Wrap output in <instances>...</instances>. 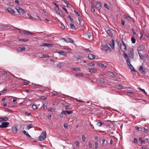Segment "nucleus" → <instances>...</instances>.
I'll return each instance as SVG.
<instances>
[{"mask_svg":"<svg viewBox=\"0 0 149 149\" xmlns=\"http://www.w3.org/2000/svg\"><path fill=\"white\" fill-rule=\"evenodd\" d=\"M47 134L45 131L42 132L39 137V140L42 141L45 139L46 137Z\"/></svg>","mask_w":149,"mask_h":149,"instance_id":"1","label":"nucleus"},{"mask_svg":"<svg viewBox=\"0 0 149 149\" xmlns=\"http://www.w3.org/2000/svg\"><path fill=\"white\" fill-rule=\"evenodd\" d=\"M120 49L123 52H125L126 50V46L123 40H122V43L120 45Z\"/></svg>","mask_w":149,"mask_h":149,"instance_id":"2","label":"nucleus"},{"mask_svg":"<svg viewBox=\"0 0 149 149\" xmlns=\"http://www.w3.org/2000/svg\"><path fill=\"white\" fill-rule=\"evenodd\" d=\"M129 52V53L128 54L130 58H133L134 55V50L132 48L130 49Z\"/></svg>","mask_w":149,"mask_h":149,"instance_id":"3","label":"nucleus"},{"mask_svg":"<svg viewBox=\"0 0 149 149\" xmlns=\"http://www.w3.org/2000/svg\"><path fill=\"white\" fill-rule=\"evenodd\" d=\"M16 9L17 10L18 13L20 15H23L25 12L24 10L19 7H16Z\"/></svg>","mask_w":149,"mask_h":149,"instance_id":"4","label":"nucleus"},{"mask_svg":"<svg viewBox=\"0 0 149 149\" xmlns=\"http://www.w3.org/2000/svg\"><path fill=\"white\" fill-rule=\"evenodd\" d=\"M139 54L140 58L141 59H145L147 58L148 56L147 54H143V55H142L141 52H139Z\"/></svg>","mask_w":149,"mask_h":149,"instance_id":"5","label":"nucleus"},{"mask_svg":"<svg viewBox=\"0 0 149 149\" xmlns=\"http://www.w3.org/2000/svg\"><path fill=\"white\" fill-rule=\"evenodd\" d=\"M18 127V125L15 124L14 126H13L11 129L12 131L14 134H16L17 132V127Z\"/></svg>","mask_w":149,"mask_h":149,"instance_id":"6","label":"nucleus"},{"mask_svg":"<svg viewBox=\"0 0 149 149\" xmlns=\"http://www.w3.org/2000/svg\"><path fill=\"white\" fill-rule=\"evenodd\" d=\"M9 123L8 122H3L1 124V125H0V128H5L8 127V125Z\"/></svg>","mask_w":149,"mask_h":149,"instance_id":"7","label":"nucleus"},{"mask_svg":"<svg viewBox=\"0 0 149 149\" xmlns=\"http://www.w3.org/2000/svg\"><path fill=\"white\" fill-rule=\"evenodd\" d=\"M145 48V45H140L139 46L137 47V49L138 52H141L140 51H145L144 50Z\"/></svg>","mask_w":149,"mask_h":149,"instance_id":"8","label":"nucleus"},{"mask_svg":"<svg viewBox=\"0 0 149 149\" xmlns=\"http://www.w3.org/2000/svg\"><path fill=\"white\" fill-rule=\"evenodd\" d=\"M124 17L126 18L127 19L129 20L130 21H133V19L132 17H131L130 16H128L127 15H124Z\"/></svg>","mask_w":149,"mask_h":149,"instance_id":"9","label":"nucleus"},{"mask_svg":"<svg viewBox=\"0 0 149 149\" xmlns=\"http://www.w3.org/2000/svg\"><path fill=\"white\" fill-rule=\"evenodd\" d=\"M107 33L109 36L111 37H113V35L111 30L110 29L108 30L107 31Z\"/></svg>","mask_w":149,"mask_h":149,"instance_id":"10","label":"nucleus"},{"mask_svg":"<svg viewBox=\"0 0 149 149\" xmlns=\"http://www.w3.org/2000/svg\"><path fill=\"white\" fill-rule=\"evenodd\" d=\"M139 71L141 74H146V72L145 71V69L143 68V67L142 66L140 67L139 69Z\"/></svg>","mask_w":149,"mask_h":149,"instance_id":"11","label":"nucleus"},{"mask_svg":"<svg viewBox=\"0 0 149 149\" xmlns=\"http://www.w3.org/2000/svg\"><path fill=\"white\" fill-rule=\"evenodd\" d=\"M88 57L90 60H93L95 58V56L91 54H89Z\"/></svg>","mask_w":149,"mask_h":149,"instance_id":"12","label":"nucleus"},{"mask_svg":"<svg viewBox=\"0 0 149 149\" xmlns=\"http://www.w3.org/2000/svg\"><path fill=\"white\" fill-rule=\"evenodd\" d=\"M73 111H63L62 113L64 114H68L69 115L72 113Z\"/></svg>","mask_w":149,"mask_h":149,"instance_id":"13","label":"nucleus"},{"mask_svg":"<svg viewBox=\"0 0 149 149\" xmlns=\"http://www.w3.org/2000/svg\"><path fill=\"white\" fill-rule=\"evenodd\" d=\"M25 49V47H18L17 49V52H21L24 51Z\"/></svg>","mask_w":149,"mask_h":149,"instance_id":"14","label":"nucleus"},{"mask_svg":"<svg viewBox=\"0 0 149 149\" xmlns=\"http://www.w3.org/2000/svg\"><path fill=\"white\" fill-rule=\"evenodd\" d=\"M95 7L96 8L100 10L102 6L100 3L96 2L95 4Z\"/></svg>","mask_w":149,"mask_h":149,"instance_id":"15","label":"nucleus"},{"mask_svg":"<svg viewBox=\"0 0 149 149\" xmlns=\"http://www.w3.org/2000/svg\"><path fill=\"white\" fill-rule=\"evenodd\" d=\"M102 50H104L105 51H107L109 49H110L107 45H104L103 46H102Z\"/></svg>","mask_w":149,"mask_h":149,"instance_id":"16","label":"nucleus"},{"mask_svg":"<svg viewBox=\"0 0 149 149\" xmlns=\"http://www.w3.org/2000/svg\"><path fill=\"white\" fill-rule=\"evenodd\" d=\"M115 41L114 39H112V42L110 43V45L112 49L114 48Z\"/></svg>","mask_w":149,"mask_h":149,"instance_id":"17","label":"nucleus"},{"mask_svg":"<svg viewBox=\"0 0 149 149\" xmlns=\"http://www.w3.org/2000/svg\"><path fill=\"white\" fill-rule=\"evenodd\" d=\"M6 10L10 13L12 14H14L15 13L14 11L10 8H7Z\"/></svg>","mask_w":149,"mask_h":149,"instance_id":"18","label":"nucleus"},{"mask_svg":"<svg viewBox=\"0 0 149 149\" xmlns=\"http://www.w3.org/2000/svg\"><path fill=\"white\" fill-rule=\"evenodd\" d=\"M24 33L26 34V35L30 34L32 36H34L35 34V33H32L29 31H26V30L24 31Z\"/></svg>","mask_w":149,"mask_h":149,"instance_id":"19","label":"nucleus"},{"mask_svg":"<svg viewBox=\"0 0 149 149\" xmlns=\"http://www.w3.org/2000/svg\"><path fill=\"white\" fill-rule=\"evenodd\" d=\"M129 67V68L131 69V71H135L133 66L130 63H127Z\"/></svg>","mask_w":149,"mask_h":149,"instance_id":"20","label":"nucleus"},{"mask_svg":"<svg viewBox=\"0 0 149 149\" xmlns=\"http://www.w3.org/2000/svg\"><path fill=\"white\" fill-rule=\"evenodd\" d=\"M89 72H91L92 73H95L97 72V70H95L94 68H89Z\"/></svg>","mask_w":149,"mask_h":149,"instance_id":"21","label":"nucleus"},{"mask_svg":"<svg viewBox=\"0 0 149 149\" xmlns=\"http://www.w3.org/2000/svg\"><path fill=\"white\" fill-rule=\"evenodd\" d=\"M63 39H64V40L67 42H71V43H74V41L71 38H68V40H66L64 39V38H63Z\"/></svg>","mask_w":149,"mask_h":149,"instance_id":"22","label":"nucleus"},{"mask_svg":"<svg viewBox=\"0 0 149 149\" xmlns=\"http://www.w3.org/2000/svg\"><path fill=\"white\" fill-rule=\"evenodd\" d=\"M92 36L91 34V33H88L86 34L85 35V37L87 39H89Z\"/></svg>","mask_w":149,"mask_h":149,"instance_id":"23","label":"nucleus"},{"mask_svg":"<svg viewBox=\"0 0 149 149\" xmlns=\"http://www.w3.org/2000/svg\"><path fill=\"white\" fill-rule=\"evenodd\" d=\"M57 53L59 54H60V55H62L63 56H65L66 55V53L64 51H59L57 52Z\"/></svg>","mask_w":149,"mask_h":149,"instance_id":"24","label":"nucleus"},{"mask_svg":"<svg viewBox=\"0 0 149 149\" xmlns=\"http://www.w3.org/2000/svg\"><path fill=\"white\" fill-rule=\"evenodd\" d=\"M22 133L27 136L28 137L31 138V136L28 134L27 132H26L25 130H23L22 131Z\"/></svg>","mask_w":149,"mask_h":149,"instance_id":"25","label":"nucleus"},{"mask_svg":"<svg viewBox=\"0 0 149 149\" xmlns=\"http://www.w3.org/2000/svg\"><path fill=\"white\" fill-rule=\"evenodd\" d=\"M18 40L20 41H24V42H26L28 41L29 39L27 38L25 39H18Z\"/></svg>","mask_w":149,"mask_h":149,"instance_id":"26","label":"nucleus"},{"mask_svg":"<svg viewBox=\"0 0 149 149\" xmlns=\"http://www.w3.org/2000/svg\"><path fill=\"white\" fill-rule=\"evenodd\" d=\"M70 28L72 29H75V26L72 23H70Z\"/></svg>","mask_w":149,"mask_h":149,"instance_id":"27","label":"nucleus"},{"mask_svg":"<svg viewBox=\"0 0 149 149\" xmlns=\"http://www.w3.org/2000/svg\"><path fill=\"white\" fill-rule=\"evenodd\" d=\"M131 41L132 43L134 44L136 42V39L134 37H132L131 38Z\"/></svg>","mask_w":149,"mask_h":149,"instance_id":"28","label":"nucleus"},{"mask_svg":"<svg viewBox=\"0 0 149 149\" xmlns=\"http://www.w3.org/2000/svg\"><path fill=\"white\" fill-rule=\"evenodd\" d=\"M68 17L70 19V22H74V20L71 17L70 15H68Z\"/></svg>","mask_w":149,"mask_h":149,"instance_id":"29","label":"nucleus"},{"mask_svg":"<svg viewBox=\"0 0 149 149\" xmlns=\"http://www.w3.org/2000/svg\"><path fill=\"white\" fill-rule=\"evenodd\" d=\"M27 128L28 130H29L30 129L33 127V125L31 124H29L27 126Z\"/></svg>","mask_w":149,"mask_h":149,"instance_id":"30","label":"nucleus"},{"mask_svg":"<svg viewBox=\"0 0 149 149\" xmlns=\"http://www.w3.org/2000/svg\"><path fill=\"white\" fill-rule=\"evenodd\" d=\"M27 15L31 19H34V20H35V18H34L33 17H32V16L31 15L30 13H28Z\"/></svg>","mask_w":149,"mask_h":149,"instance_id":"31","label":"nucleus"},{"mask_svg":"<svg viewBox=\"0 0 149 149\" xmlns=\"http://www.w3.org/2000/svg\"><path fill=\"white\" fill-rule=\"evenodd\" d=\"M104 123H102V122H98L97 123V125L99 127L101 126Z\"/></svg>","mask_w":149,"mask_h":149,"instance_id":"32","label":"nucleus"},{"mask_svg":"<svg viewBox=\"0 0 149 149\" xmlns=\"http://www.w3.org/2000/svg\"><path fill=\"white\" fill-rule=\"evenodd\" d=\"M109 74L112 77H116V75L115 74H114L112 72H109Z\"/></svg>","mask_w":149,"mask_h":149,"instance_id":"33","label":"nucleus"},{"mask_svg":"<svg viewBox=\"0 0 149 149\" xmlns=\"http://www.w3.org/2000/svg\"><path fill=\"white\" fill-rule=\"evenodd\" d=\"M87 65L90 66H94L95 64L93 63H88L87 64Z\"/></svg>","mask_w":149,"mask_h":149,"instance_id":"34","label":"nucleus"},{"mask_svg":"<svg viewBox=\"0 0 149 149\" xmlns=\"http://www.w3.org/2000/svg\"><path fill=\"white\" fill-rule=\"evenodd\" d=\"M83 73H78L76 75V76H83Z\"/></svg>","mask_w":149,"mask_h":149,"instance_id":"35","label":"nucleus"},{"mask_svg":"<svg viewBox=\"0 0 149 149\" xmlns=\"http://www.w3.org/2000/svg\"><path fill=\"white\" fill-rule=\"evenodd\" d=\"M97 64L99 65V66H100L102 67H104V65L102 64V63H97Z\"/></svg>","mask_w":149,"mask_h":149,"instance_id":"36","label":"nucleus"},{"mask_svg":"<svg viewBox=\"0 0 149 149\" xmlns=\"http://www.w3.org/2000/svg\"><path fill=\"white\" fill-rule=\"evenodd\" d=\"M62 63H59L58 64H57V67L60 68H62V64H61Z\"/></svg>","mask_w":149,"mask_h":149,"instance_id":"37","label":"nucleus"},{"mask_svg":"<svg viewBox=\"0 0 149 149\" xmlns=\"http://www.w3.org/2000/svg\"><path fill=\"white\" fill-rule=\"evenodd\" d=\"M123 86H122V85H119L117 86V87L118 89H121L123 88Z\"/></svg>","mask_w":149,"mask_h":149,"instance_id":"38","label":"nucleus"},{"mask_svg":"<svg viewBox=\"0 0 149 149\" xmlns=\"http://www.w3.org/2000/svg\"><path fill=\"white\" fill-rule=\"evenodd\" d=\"M100 82L104 83L105 82V79L103 78H101L100 79Z\"/></svg>","mask_w":149,"mask_h":149,"instance_id":"39","label":"nucleus"},{"mask_svg":"<svg viewBox=\"0 0 149 149\" xmlns=\"http://www.w3.org/2000/svg\"><path fill=\"white\" fill-rule=\"evenodd\" d=\"M82 139L83 141H84L86 139V137L84 135H82Z\"/></svg>","mask_w":149,"mask_h":149,"instance_id":"40","label":"nucleus"},{"mask_svg":"<svg viewBox=\"0 0 149 149\" xmlns=\"http://www.w3.org/2000/svg\"><path fill=\"white\" fill-rule=\"evenodd\" d=\"M104 6L105 8H107L108 9H109V7H108V4L106 3H105L104 4Z\"/></svg>","mask_w":149,"mask_h":149,"instance_id":"41","label":"nucleus"},{"mask_svg":"<svg viewBox=\"0 0 149 149\" xmlns=\"http://www.w3.org/2000/svg\"><path fill=\"white\" fill-rule=\"evenodd\" d=\"M123 55L124 56V57H125V59L127 58V59L128 58H129L128 56L127 55V54H126V53L124 52L123 53Z\"/></svg>","mask_w":149,"mask_h":149,"instance_id":"42","label":"nucleus"},{"mask_svg":"<svg viewBox=\"0 0 149 149\" xmlns=\"http://www.w3.org/2000/svg\"><path fill=\"white\" fill-rule=\"evenodd\" d=\"M46 46L49 47H52L53 46V45L52 44L47 43Z\"/></svg>","mask_w":149,"mask_h":149,"instance_id":"43","label":"nucleus"},{"mask_svg":"<svg viewBox=\"0 0 149 149\" xmlns=\"http://www.w3.org/2000/svg\"><path fill=\"white\" fill-rule=\"evenodd\" d=\"M63 1L67 5V6L68 7H69V5H70V4L67 1H66L65 0H63Z\"/></svg>","mask_w":149,"mask_h":149,"instance_id":"44","label":"nucleus"},{"mask_svg":"<svg viewBox=\"0 0 149 149\" xmlns=\"http://www.w3.org/2000/svg\"><path fill=\"white\" fill-rule=\"evenodd\" d=\"M65 109L66 110L71 109V108H70V106L68 105H67L65 106Z\"/></svg>","mask_w":149,"mask_h":149,"instance_id":"45","label":"nucleus"},{"mask_svg":"<svg viewBox=\"0 0 149 149\" xmlns=\"http://www.w3.org/2000/svg\"><path fill=\"white\" fill-rule=\"evenodd\" d=\"M32 108L34 109H36L37 108V107L36 105H35L34 104H33L32 106Z\"/></svg>","mask_w":149,"mask_h":149,"instance_id":"46","label":"nucleus"},{"mask_svg":"<svg viewBox=\"0 0 149 149\" xmlns=\"http://www.w3.org/2000/svg\"><path fill=\"white\" fill-rule=\"evenodd\" d=\"M63 126L65 129H67L68 127V125L67 124L65 123L64 124Z\"/></svg>","mask_w":149,"mask_h":149,"instance_id":"47","label":"nucleus"},{"mask_svg":"<svg viewBox=\"0 0 149 149\" xmlns=\"http://www.w3.org/2000/svg\"><path fill=\"white\" fill-rule=\"evenodd\" d=\"M61 27L63 30H64L65 29V26H64L63 24L62 23L61 24Z\"/></svg>","mask_w":149,"mask_h":149,"instance_id":"48","label":"nucleus"},{"mask_svg":"<svg viewBox=\"0 0 149 149\" xmlns=\"http://www.w3.org/2000/svg\"><path fill=\"white\" fill-rule=\"evenodd\" d=\"M80 70V69L79 68H73V70L74 71H79Z\"/></svg>","mask_w":149,"mask_h":149,"instance_id":"49","label":"nucleus"},{"mask_svg":"<svg viewBox=\"0 0 149 149\" xmlns=\"http://www.w3.org/2000/svg\"><path fill=\"white\" fill-rule=\"evenodd\" d=\"M74 12L75 13V14L78 15V16H80V14L79 13H78L75 10H74Z\"/></svg>","mask_w":149,"mask_h":149,"instance_id":"50","label":"nucleus"},{"mask_svg":"<svg viewBox=\"0 0 149 149\" xmlns=\"http://www.w3.org/2000/svg\"><path fill=\"white\" fill-rule=\"evenodd\" d=\"M3 121H6L8 120V118L7 117H3Z\"/></svg>","mask_w":149,"mask_h":149,"instance_id":"51","label":"nucleus"},{"mask_svg":"<svg viewBox=\"0 0 149 149\" xmlns=\"http://www.w3.org/2000/svg\"><path fill=\"white\" fill-rule=\"evenodd\" d=\"M88 145L89 148H92V145L91 143L90 142V141H89L88 143Z\"/></svg>","mask_w":149,"mask_h":149,"instance_id":"52","label":"nucleus"},{"mask_svg":"<svg viewBox=\"0 0 149 149\" xmlns=\"http://www.w3.org/2000/svg\"><path fill=\"white\" fill-rule=\"evenodd\" d=\"M91 11H93L94 12L95 11V9L93 6H91Z\"/></svg>","mask_w":149,"mask_h":149,"instance_id":"53","label":"nucleus"},{"mask_svg":"<svg viewBox=\"0 0 149 149\" xmlns=\"http://www.w3.org/2000/svg\"><path fill=\"white\" fill-rule=\"evenodd\" d=\"M143 132L146 133V134H147L148 133V131L147 129L144 128Z\"/></svg>","mask_w":149,"mask_h":149,"instance_id":"54","label":"nucleus"},{"mask_svg":"<svg viewBox=\"0 0 149 149\" xmlns=\"http://www.w3.org/2000/svg\"><path fill=\"white\" fill-rule=\"evenodd\" d=\"M48 123L47 124L49 126L51 125L52 124V123L51 122H47Z\"/></svg>","mask_w":149,"mask_h":149,"instance_id":"55","label":"nucleus"},{"mask_svg":"<svg viewBox=\"0 0 149 149\" xmlns=\"http://www.w3.org/2000/svg\"><path fill=\"white\" fill-rule=\"evenodd\" d=\"M84 50L86 52H91V50H89L88 49H84Z\"/></svg>","mask_w":149,"mask_h":149,"instance_id":"56","label":"nucleus"},{"mask_svg":"<svg viewBox=\"0 0 149 149\" xmlns=\"http://www.w3.org/2000/svg\"><path fill=\"white\" fill-rule=\"evenodd\" d=\"M121 24H122V25L123 26H125V23L124 21L122 19H121Z\"/></svg>","mask_w":149,"mask_h":149,"instance_id":"57","label":"nucleus"},{"mask_svg":"<svg viewBox=\"0 0 149 149\" xmlns=\"http://www.w3.org/2000/svg\"><path fill=\"white\" fill-rule=\"evenodd\" d=\"M133 142H134L136 143H137L138 142V139H134V140L133 141Z\"/></svg>","mask_w":149,"mask_h":149,"instance_id":"58","label":"nucleus"},{"mask_svg":"<svg viewBox=\"0 0 149 149\" xmlns=\"http://www.w3.org/2000/svg\"><path fill=\"white\" fill-rule=\"evenodd\" d=\"M53 3H54V4L56 7V8H57V10L58 11V8H59L58 6V5H57L55 3H54V2H53Z\"/></svg>","mask_w":149,"mask_h":149,"instance_id":"59","label":"nucleus"},{"mask_svg":"<svg viewBox=\"0 0 149 149\" xmlns=\"http://www.w3.org/2000/svg\"><path fill=\"white\" fill-rule=\"evenodd\" d=\"M95 147H96V148H98V143L96 142H95Z\"/></svg>","mask_w":149,"mask_h":149,"instance_id":"60","label":"nucleus"},{"mask_svg":"<svg viewBox=\"0 0 149 149\" xmlns=\"http://www.w3.org/2000/svg\"><path fill=\"white\" fill-rule=\"evenodd\" d=\"M76 58L77 59H80L81 58V56L79 55H78L77 56Z\"/></svg>","mask_w":149,"mask_h":149,"instance_id":"61","label":"nucleus"},{"mask_svg":"<svg viewBox=\"0 0 149 149\" xmlns=\"http://www.w3.org/2000/svg\"><path fill=\"white\" fill-rule=\"evenodd\" d=\"M47 99L46 97H45L44 96H42L40 97V99L41 100H46Z\"/></svg>","mask_w":149,"mask_h":149,"instance_id":"62","label":"nucleus"},{"mask_svg":"<svg viewBox=\"0 0 149 149\" xmlns=\"http://www.w3.org/2000/svg\"><path fill=\"white\" fill-rule=\"evenodd\" d=\"M62 8L64 10V11H65V12L67 13H68V11H67V10H66V9L64 7H62Z\"/></svg>","mask_w":149,"mask_h":149,"instance_id":"63","label":"nucleus"},{"mask_svg":"<svg viewBox=\"0 0 149 149\" xmlns=\"http://www.w3.org/2000/svg\"><path fill=\"white\" fill-rule=\"evenodd\" d=\"M141 52H142V55H143V54H146V52H145V51H140Z\"/></svg>","mask_w":149,"mask_h":149,"instance_id":"64","label":"nucleus"}]
</instances>
